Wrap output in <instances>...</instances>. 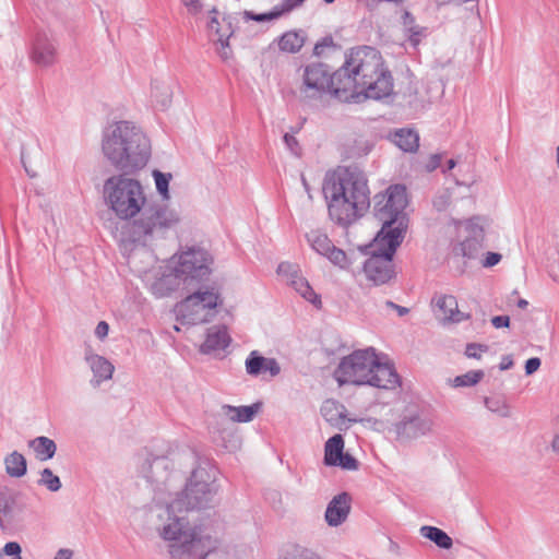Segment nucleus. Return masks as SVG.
I'll return each instance as SVG.
<instances>
[{"instance_id":"obj_44","label":"nucleus","mask_w":559,"mask_h":559,"mask_svg":"<svg viewBox=\"0 0 559 559\" xmlns=\"http://www.w3.org/2000/svg\"><path fill=\"white\" fill-rule=\"evenodd\" d=\"M305 0H284L282 4L277 8V12L280 13V16L284 13H288L299 7L302 5Z\"/></svg>"},{"instance_id":"obj_9","label":"nucleus","mask_w":559,"mask_h":559,"mask_svg":"<svg viewBox=\"0 0 559 559\" xmlns=\"http://www.w3.org/2000/svg\"><path fill=\"white\" fill-rule=\"evenodd\" d=\"M169 262L188 292L203 286L202 282L211 274L212 258L206 250L199 247L180 250L169 259Z\"/></svg>"},{"instance_id":"obj_63","label":"nucleus","mask_w":559,"mask_h":559,"mask_svg":"<svg viewBox=\"0 0 559 559\" xmlns=\"http://www.w3.org/2000/svg\"><path fill=\"white\" fill-rule=\"evenodd\" d=\"M556 425H557V427L559 428V414H558V415H557V417H556Z\"/></svg>"},{"instance_id":"obj_16","label":"nucleus","mask_w":559,"mask_h":559,"mask_svg":"<svg viewBox=\"0 0 559 559\" xmlns=\"http://www.w3.org/2000/svg\"><path fill=\"white\" fill-rule=\"evenodd\" d=\"M307 241L312 250L325 257L334 265L346 269L349 265L346 253L336 248L329 237L319 229H312L306 234Z\"/></svg>"},{"instance_id":"obj_47","label":"nucleus","mask_w":559,"mask_h":559,"mask_svg":"<svg viewBox=\"0 0 559 559\" xmlns=\"http://www.w3.org/2000/svg\"><path fill=\"white\" fill-rule=\"evenodd\" d=\"M108 332H109V325L106 321H99L95 328V336L100 340V341H104L107 335H108Z\"/></svg>"},{"instance_id":"obj_1","label":"nucleus","mask_w":559,"mask_h":559,"mask_svg":"<svg viewBox=\"0 0 559 559\" xmlns=\"http://www.w3.org/2000/svg\"><path fill=\"white\" fill-rule=\"evenodd\" d=\"M129 175L121 173L107 178L103 186V197L108 209L123 221L115 237L126 251L130 250L129 263L136 266V262L142 258L155 261L148 247L163 239L169 229L177 226L180 215L167 205L146 206L143 185Z\"/></svg>"},{"instance_id":"obj_58","label":"nucleus","mask_w":559,"mask_h":559,"mask_svg":"<svg viewBox=\"0 0 559 559\" xmlns=\"http://www.w3.org/2000/svg\"><path fill=\"white\" fill-rule=\"evenodd\" d=\"M527 306H528V302L525 299H520L518 301V307L521 308V309H525Z\"/></svg>"},{"instance_id":"obj_27","label":"nucleus","mask_w":559,"mask_h":559,"mask_svg":"<svg viewBox=\"0 0 559 559\" xmlns=\"http://www.w3.org/2000/svg\"><path fill=\"white\" fill-rule=\"evenodd\" d=\"M260 409V404L255 403L249 406H231V405H223L221 407V412L218 417L223 419H228L233 423H249L254 416L258 414Z\"/></svg>"},{"instance_id":"obj_53","label":"nucleus","mask_w":559,"mask_h":559,"mask_svg":"<svg viewBox=\"0 0 559 559\" xmlns=\"http://www.w3.org/2000/svg\"><path fill=\"white\" fill-rule=\"evenodd\" d=\"M72 556L73 551L71 549L61 548L56 552L53 559H72Z\"/></svg>"},{"instance_id":"obj_54","label":"nucleus","mask_w":559,"mask_h":559,"mask_svg":"<svg viewBox=\"0 0 559 559\" xmlns=\"http://www.w3.org/2000/svg\"><path fill=\"white\" fill-rule=\"evenodd\" d=\"M551 451L559 455V433H556L550 441Z\"/></svg>"},{"instance_id":"obj_15","label":"nucleus","mask_w":559,"mask_h":559,"mask_svg":"<svg viewBox=\"0 0 559 559\" xmlns=\"http://www.w3.org/2000/svg\"><path fill=\"white\" fill-rule=\"evenodd\" d=\"M171 462L165 456H156L143 466L144 477L154 486L155 499L159 503L167 502L162 495L169 486L171 480Z\"/></svg>"},{"instance_id":"obj_39","label":"nucleus","mask_w":559,"mask_h":559,"mask_svg":"<svg viewBox=\"0 0 559 559\" xmlns=\"http://www.w3.org/2000/svg\"><path fill=\"white\" fill-rule=\"evenodd\" d=\"M485 406L492 413L498 414L501 417L510 416V408L504 401L500 399H485Z\"/></svg>"},{"instance_id":"obj_62","label":"nucleus","mask_w":559,"mask_h":559,"mask_svg":"<svg viewBox=\"0 0 559 559\" xmlns=\"http://www.w3.org/2000/svg\"><path fill=\"white\" fill-rule=\"evenodd\" d=\"M386 306H389V307H391V308H393V309H394V306H396V305H395L394 302H392V301H388V302H386Z\"/></svg>"},{"instance_id":"obj_45","label":"nucleus","mask_w":559,"mask_h":559,"mask_svg":"<svg viewBox=\"0 0 559 559\" xmlns=\"http://www.w3.org/2000/svg\"><path fill=\"white\" fill-rule=\"evenodd\" d=\"M284 142L292 154H294L295 156L300 155V146L297 139L294 135L286 133L284 135Z\"/></svg>"},{"instance_id":"obj_12","label":"nucleus","mask_w":559,"mask_h":559,"mask_svg":"<svg viewBox=\"0 0 559 559\" xmlns=\"http://www.w3.org/2000/svg\"><path fill=\"white\" fill-rule=\"evenodd\" d=\"M457 239L452 242L451 254L464 263L479 257L484 248V229L475 219L456 222Z\"/></svg>"},{"instance_id":"obj_59","label":"nucleus","mask_w":559,"mask_h":559,"mask_svg":"<svg viewBox=\"0 0 559 559\" xmlns=\"http://www.w3.org/2000/svg\"><path fill=\"white\" fill-rule=\"evenodd\" d=\"M322 47H323V45H322V44H317V45L314 46V53H316V55H320V53H321V50H322Z\"/></svg>"},{"instance_id":"obj_3","label":"nucleus","mask_w":559,"mask_h":559,"mask_svg":"<svg viewBox=\"0 0 559 559\" xmlns=\"http://www.w3.org/2000/svg\"><path fill=\"white\" fill-rule=\"evenodd\" d=\"M336 98L346 103L381 99L391 94L393 80L381 53L369 46L352 48L343 66L335 71Z\"/></svg>"},{"instance_id":"obj_17","label":"nucleus","mask_w":559,"mask_h":559,"mask_svg":"<svg viewBox=\"0 0 559 559\" xmlns=\"http://www.w3.org/2000/svg\"><path fill=\"white\" fill-rule=\"evenodd\" d=\"M277 274L285 280L302 298L313 304L321 305L320 297L314 293L308 281L301 275L299 265L290 262H282L277 266Z\"/></svg>"},{"instance_id":"obj_10","label":"nucleus","mask_w":559,"mask_h":559,"mask_svg":"<svg viewBox=\"0 0 559 559\" xmlns=\"http://www.w3.org/2000/svg\"><path fill=\"white\" fill-rule=\"evenodd\" d=\"M177 306V313L183 323L200 324L209 322L223 304L219 290L215 286H200L192 289Z\"/></svg>"},{"instance_id":"obj_11","label":"nucleus","mask_w":559,"mask_h":559,"mask_svg":"<svg viewBox=\"0 0 559 559\" xmlns=\"http://www.w3.org/2000/svg\"><path fill=\"white\" fill-rule=\"evenodd\" d=\"M401 242L399 231L394 236L383 239L382 242L373 240L371 257L364 264V272L368 281L374 285H382L393 277L392 259Z\"/></svg>"},{"instance_id":"obj_57","label":"nucleus","mask_w":559,"mask_h":559,"mask_svg":"<svg viewBox=\"0 0 559 559\" xmlns=\"http://www.w3.org/2000/svg\"><path fill=\"white\" fill-rule=\"evenodd\" d=\"M456 163L454 159H449L447 164V169L444 171L451 170L455 167Z\"/></svg>"},{"instance_id":"obj_20","label":"nucleus","mask_w":559,"mask_h":559,"mask_svg":"<svg viewBox=\"0 0 559 559\" xmlns=\"http://www.w3.org/2000/svg\"><path fill=\"white\" fill-rule=\"evenodd\" d=\"M84 361L93 373L90 384L98 388L105 381H109L115 372V366L104 356L98 355L87 345L84 349Z\"/></svg>"},{"instance_id":"obj_56","label":"nucleus","mask_w":559,"mask_h":559,"mask_svg":"<svg viewBox=\"0 0 559 559\" xmlns=\"http://www.w3.org/2000/svg\"><path fill=\"white\" fill-rule=\"evenodd\" d=\"M394 309L397 311L400 317H403L406 313H408V309L407 308L399 306V305L394 306Z\"/></svg>"},{"instance_id":"obj_29","label":"nucleus","mask_w":559,"mask_h":559,"mask_svg":"<svg viewBox=\"0 0 559 559\" xmlns=\"http://www.w3.org/2000/svg\"><path fill=\"white\" fill-rule=\"evenodd\" d=\"M3 463L5 473L12 478H21L27 472L26 459L22 453L17 451H12L9 453L4 457Z\"/></svg>"},{"instance_id":"obj_24","label":"nucleus","mask_w":559,"mask_h":559,"mask_svg":"<svg viewBox=\"0 0 559 559\" xmlns=\"http://www.w3.org/2000/svg\"><path fill=\"white\" fill-rule=\"evenodd\" d=\"M320 411L324 420L338 430H347L353 421L346 417L345 406L334 400L324 401Z\"/></svg>"},{"instance_id":"obj_36","label":"nucleus","mask_w":559,"mask_h":559,"mask_svg":"<svg viewBox=\"0 0 559 559\" xmlns=\"http://www.w3.org/2000/svg\"><path fill=\"white\" fill-rule=\"evenodd\" d=\"M38 485L56 492L61 488L60 478L50 468H44L39 474Z\"/></svg>"},{"instance_id":"obj_50","label":"nucleus","mask_w":559,"mask_h":559,"mask_svg":"<svg viewBox=\"0 0 559 559\" xmlns=\"http://www.w3.org/2000/svg\"><path fill=\"white\" fill-rule=\"evenodd\" d=\"M491 323L496 329L508 328L510 318L508 316H497L491 319Z\"/></svg>"},{"instance_id":"obj_46","label":"nucleus","mask_w":559,"mask_h":559,"mask_svg":"<svg viewBox=\"0 0 559 559\" xmlns=\"http://www.w3.org/2000/svg\"><path fill=\"white\" fill-rule=\"evenodd\" d=\"M487 349L486 346L484 345H479V344H468L466 346V350H465V354L467 357L469 358H479L480 357V353L481 352H485Z\"/></svg>"},{"instance_id":"obj_23","label":"nucleus","mask_w":559,"mask_h":559,"mask_svg":"<svg viewBox=\"0 0 559 559\" xmlns=\"http://www.w3.org/2000/svg\"><path fill=\"white\" fill-rule=\"evenodd\" d=\"M246 372L251 377H258L269 372L271 377H276L281 372V366L275 358H266L258 350L249 353L245 361Z\"/></svg>"},{"instance_id":"obj_43","label":"nucleus","mask_w":559,"mask_h":559,"mask_svg":"<svg viewBox=\"0 0 559 559\" xmlns=\"http://www.w3.org/2000/svg\"><path fill=\"white\" fill-rule=\"evenodd\" d=\"M245 14L248 19L257 21V22L271 21V20L280 17L277 8H275L274 10H272L267 13H263V14H254V13L248 12V11Z\"/></svg>"},{"instance_id":"obj_18","label":"nucleus","mask_w":559,"mask_h":559,"mask_svg":"<svg viewBox=\"0 0 559 559\" xmlns=\"http://www.w3.org/2000/svg\"><path fill=\"white\" fill-rule=\"evenodd\" d=\"M324 464L326 466H338L347 471L358 468L357 460L349 453H344V439L342 435H334L325 442Z\"/></svg>"},{"instance_id":"obj_32","label":"nucleus","mask_w":559,"mask_h":559,"mask_svg":"<svg viewBox=\"0 0 559 559\" xmlns=\"http://www.w3.org/2000/svg\"><path fill=\"white\" fill-rule=\"evenodd\" d=\"M281 559H321V557L310 548L290 544L282 550Z\"/></svg>"},{"instance_id":"obj_48","label":"nucleus","mask_w":559,"mask_h":559,"mask_svg":"<svg viewBox=\"0 0 559 559\" xmlns=\"http://www.w3.org/2000/svg\"><path fill=\"white\" fill-rule=\"evenodd\" d=\"M539 367H540L539 358H537V357L530 358V359H527V361L525 364V373L527 376H531L535 371H537Z\"/></svg>"},{"instance_id":"obj_6","label":"nucleus","mask_w":559,"mask_h":559,"mask_svg":"<svg viewBox=\"0 0 559 559\" xmlns=\"http://www.w3.org/2000/svg\"><path fill=\"white\" fill-rule=\"evenodd\" d=\"M335 379L341 385H370L384 390H393L400 385L395 369L381 362L372 347L354 350L343 357L335 370Z\"/></svg>"},{"instance_id":"obj_61","label":"nucleus","mask_w":559,"mask_h":559,"mask_svg":"<svg viewBox=\"0 0 559 559\" xmlns=\"http://www.w3.org/2000/svg\"><path fill=\"white\" fill-rule=\"evenodd\" d=\"M302 185H304L305 189L308 190V183H307L305 177H302Z\"/></svg>"},{"instance_id":"obj_60","label":"nucleus","mask_w":559,"mask_h":559,"mask_svg":"<svg viewBox=\"0 0 559 559\" xmlns=\"http://www.w3.org/2000/svg\"><path fill=\"white\" fill-rule=\"evenodd\" d=\"M556 162L559 169V145L557 146Z\"/></svg>"},{"instance_id":"obj_41","label":"nucleus","mask_w":559,"mask_h":559,"mask_svg":"<svg viewBox=\"0 0 559 559\" xmlns=\"http://www.w3.org/2000/svg\"><path fill=\"white\" fill-rule=\"evenodd\" d=\"M14 507V499L8 496H0V519L1 523L5 524V521L12 516Z\"/></svg>"},{"instance_id":"obj_37","label":"nucleus","mask_w":559,"mask_h":559,"mask_svg":"<svg viewBox=\"0 0 559 559\" xmlns=\"http://www.w3.org/2000/svg\"><path fill=\"white\" fill-rule=\"evenodd\" d=\"M153 178L155 180V186L157 192L163 197L164 200L169 199V181L171 180L173 176L169 173H162L159 170H153L152 173Z\"/></svg>"},{"instance_id":"obj_30","label":"nucleus","mask_w":559,"mask_h":559,"mask_svg":"<svg viewBox=\"0 0 559 559\" xmlns=\"http://www.w3.org/2000/svg\"><path fill=\"white\" fill-rule=\"evenodd\" d=\"M392 141L404 152H415L419 146V136L411 129L395 131L392 135Z\"/></svg>"},{"instance_id":"obj_28","label":"nucleus","mask_w":559,"mask_h":559,"mask_svg":"<svg viewBox=\"0 0 559 559\" xmlns=\"http://www.w3.org/2000/svg\"><path fill=\"white\" fill-rule=\"evenodd\" d=\"M27 445L33 450L35 457L41 462L52 459L57 452L56 442L45 436H39L29 440Z\"/></svg>"},{"instance_id":"obj_40","label":"nucleus","mask_w":559,"mask_h":559,"mask_svg":"<svg viewBox=\"0 0 559 559\" xmlns=\"http://www.w3.org/2000/svg\"><path fill=\"white\" fill-rule=\"evenodd\" d=\"M11 557V559H23L22 547L17 542H8L0 549V559Z\"/></svg>"},{"instance_id":"obj_33","label":"nucleus","mask_w":559,"mask_h":559,"mask_svg":"<svg viewBox=\"0 0 559 559\" xmlns=\"http://www.w3.org/2000/svg\"><path fill=\"white\" fill-rule=\"evenodd\" d=\"M403 25L414 46L418 45L421 38L426 36V28L416 25L414 16L408 12H404L403 14Z\"/></svg>"},{"instance_id":"obj_5","label":"nucleus","mask_w":559,"mask_h":559,"mask_svg":"<svg viewBox=\"0 0 559 559\" xmlns=\"http://www.w3.org/2000/svg\"><path fill=\"white\" fill-rule=\"evenodd\" d=\"M102 152L116 169L124 174H136L147 165L152 147L150 139L140 127L122 120L104 129Z\"/></svg>"},{"instance_id":"obj_34","label":"nucleus","mask_w":559,"mask_h":559,"mask_svg":"<svg viewBox=\"0 0 559 559\" xmlns=\"http://www.w3.org/2000/svg\"><path fill=\"white\" fill-rule=\"evenodd\" d=\"M304 37L297 32H287L278 40V47L282 51L295 53L304 46Z\"/></svg>"},{"instance_id":"obj_21","label":"nucleus","mask_w":559,"mask_h":559,"mask_svg":"<svg viewBox=\"0 0 559 559\" xmlns=\"http://www.w3.org/2000/svg\"><path fill=\"white\" fill-rule=\"evenodd\" d=\"M233 34L231 23L226 16H219L215 9L209 12L207 35L210 39L221 45L219 53L227 57L228 39Z\"/></svg>"},{"instance_id":"obj_52","label":"nucleus","mask_w":559,"mask_h":559,"mask_svg":"<svg viewBox=\"0 0 559 559\" xmlns=\"http://www.w3.org/2000/svg\"><path fill=\"white\" fill-rule=\"evenodd\" d=\"M440 163H441V156L438 154L432 155L429 158V162L427 163L426 168L428 171H432L440 166Z\"/></svg>"},{"instance_id":"obj_13","label":"nucleus","mask_w":559,"mask_h":559,"mask_svg":"<svg viewBox=\"0 0 559 559\" xmlns=\"http://www.w3.org/2000/svg\"><path fill=\"white\" fill-rule=\"evenodd\" d=\"M435 423L425 413H414L404 416L395 423L391 429L395 439L400 442H408L425 437L433 431Z\"/></svg>"},{"instance_id":"obj_22","label":"nucleus","mask_w":559,"mask_h":559,"mask_svg":"<svg viewBox=\"0 0 559 559\" xmlns=\"http://www.w3.org/2000/svg\"><path fill=\"white\" fill-rule=\"evenodd\" d=\"M436 318L445 323H460L469 319V314L459 309L457 300L452 295L437 296L432 300Z\"/></svg>"},{"instance_id":"obj_25","label":"nucleus","mask_w":559,"mask_h":559,"mask_svg":"<svg viewBox=\"0 0 559 559\" xmlns=\"http://www.w3.org/2000/svg\"><path fill=\"white\" fill-rule=\"evenodd\" d=\"M350 511V497L346 493L335 496L328 504L325 520L330 526L341 525Z\"/></svg>"},{"instance_id":"obj_26","label":"nucleus","mask_w":559,"mask_h":559,"mask_svg":"<svg viewBox=\"0 0 559 559\" xmlns=\"http://www.w3.org/2000/svg\"><path fill=\"white\" fill-rule=\"evenodd\" d=\"M230 343L227 329L224 325H214L207 329L206 338L201 345V352L210 354L215 350L225 349Z\"/></svg>"},{"instance_id":"obj_8","label":"nucleus","mask_w":559,"mask_h":559,"mask_svg":"<svg viewBox=\"0 0 559 559\" xmlns=\"http://www.w3.org/2000/svg\"><path fill=\"white\" fill-rule=\"evenodd\" d=\"M338 87L335 72L331 73L329 66L323 62H311L298 70L297 93L306 104L321 103L328 95L336 98Z\"/></svg>"},{"instance_id":"obj_35","label":"nucleus","mask_w":559,"mask_h":559,"mask_svg":"<svg viewBox=\"0 0 559 559\" xmlns=\"http://www.w3.org/2000/svg\"><path fill=\"white\" fill-rule=\"evenodd\" d=\"M152 97L155 99L157 106L166 109L171 103V90L168 84L155 83L152 88Z\"/></svg>"},{"instance_id":"obj_7","label":"nucleus","mask_w":559,"mask_h":559,"mask_svg":"<svg viewBox=\"0 0 559 559\" xmlns=\"http://www.w3.org/2000/svg\"><path fill=\"white\" fill-rule=\"evenodd\" d=\"M374 216L382 222V227L376 236L377 242L394 236L397 231L401 240L404 238V210L407 205L406 189L404 186H390L385 192L377 193L373 198Z\"/></svg>"},{"instance_id":"obj_19","label":"nucleus","mask_w":559,"mask_h":559,"mask_svg":"<svg viewBox=\"0 0 559 559\" xmlns=\"http://www.w3.org/2000/svg\"><path fill=\"white\" fill-rule=\"evenodd\" d=\"M31 59L39 67H50L57 59V40L46 31L36 33L31 51Z\"/></svg>"},{"instance_id":"obj_42","label":"nucleus","mask_w":559,"mask_h":559,"mask_svg":"<svg viewBox=\"0 0 559 559\" xmlns=\"http://www.w3.org/2000/svg\"><path fill=\"white\" fill-rule=\"evenodd\" d=\"M451 203V193L444 190L433 199V206L437 211H445Z\"/></svg>"},{"instance_id":"obj_2","label":"nucleus","mask_w":559,"mask_h":559,"mask_svg":"<svg viewBox=\"0 0 559 559\" xmlns=\"http://www.w3.org/2000/svg\"><path fill=\"white\" fill-rule=\"evenodd\" d=\"M217 469L201 462L192 471L186 488L169 502H165L167 520L159 530L167 543L169 559H206L218 547V540L199 524H192L183 514L213 504L218 487Z\"/></svg>"},{"instance_id":"obj_51","label":"nucleus","mask_w":559,"mask_h":559,"mask_svg":"<svg viewBox=\"0 0 559 559\" xmlns=\"http://www.w3.org/2000/svg\"><path fill=\"white\" fill-rule=\"evenodd\" d=\"M190 13H198L201 10L200 0H181Z\"/></svg>"},{"instance_id":"obj_31","label":"nucleus","mask_w":559,"mask_h":559,"mask_svg":"<svg viewBox=\"0 0 559 559\" xmlns=\"http://www.w3.org/2000/svg\"><path fill=\"white\" fill-rule=\"evenodd\" d=\"M420 535L443 549H450L453 545L452 538L445 532L435 526H421Z\"/></svg>"},{"instance_id":"obj_14","label":"nucleus","mask_w":559,"mask_h":559,"mask_svg":"<svg viewBox=\"0 0 559 559\" xmlns=\"http://www.w3.org/2000/svg\"><path fill=\"white\" fill-rule=\"evenodd\" d=\"M138 272L145 276L151 292L158 298L169 295L179 287L183 288V281L177 276V272L169 261L164 267L159 266L158 271H146L139 267Z\"/></svg>"},{"instance_id":"obj_55","label":"nucleus","mask_w":559,"mask_h":559,"mask_svg":"<svg viewBox=\"0 0 559 559\" xmlns=\"http://www.w3.org/2000/svg\"><path fill=\"white\" fill-rule=\"evenodd\" d=\"M513 366V360L510 356L502 357V360L500 362V369L501 370H508Z\"/></svg>"},{"instance_id":"obj_49","label":"nucleus","mask_w":559,"mask_h":559,"mask_svg":"<svg viewBox=\"0 0 559 559\" xmlns=\"http://www.w3.org/2000/svg\"><path fill=\"white\" fill-rule=\"evenodd\" d=\"M501 260V254L500 253H496V252H488L486 254V258L483 262V265L485 267H491L496 264H498Z\"/></svg>"},{"instance_id":"obj_38","label":"nucleus","mask_w":559,"mask_h":559,"mask_svg":"<svg viewBox=\"0 0 559 559\" xmlns=\"http://www.w3.org/2000/svg\"><path fill=\"white\" fill-rule=\"evenodd\" d=\"M484 377V372L480 370L477 371H468L465 374L457 376L453 379L452 385L455 388L459 386H472L478 383Z\"/></svg>"},{"instance_id":"obj_64","label":"nucleus","mask_w":559,"mask_h":559,"mask_svg":"<svg viewBox=\"0 0 559 559\" xmlns=\"http://www.w3.org/2000/svg\"><path fill=\"white\" fill-rule=\"evenodd\" d=\"M473 183H475V180H472V182L467 183V187L473 186Z\"/></svg>"},{"instance_id":"obj_4","label":"nucleus","mask_w":559,"mask_h":559,"mask_svg":"<svg viewBox=\"0 0 559 559\" xmlns=\"http://www.w3.org/2000/svg\"><path fill=\"white\" fill-rule=\"evenodd\" d=\"M323 194L329 215L338 225L347 226L361 217L370 206V191L361 171L338 167L328 173L323 182Z\"/></svg>"}]
</instances>
